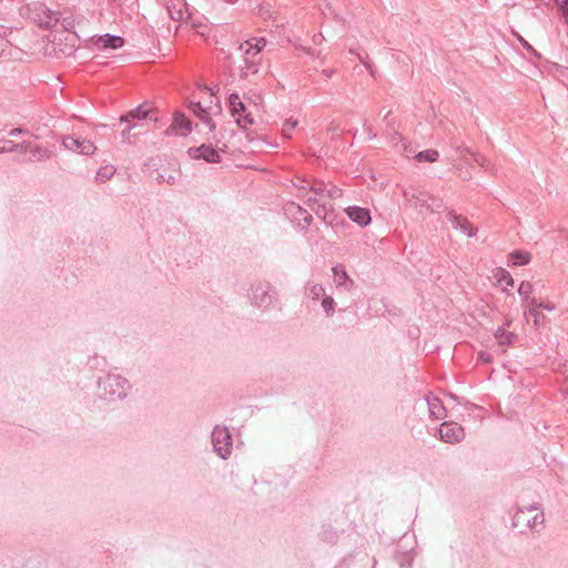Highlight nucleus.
<instances>
[{
	"label": "nucleus",
	"instance_id": "1",
	"mask_svg": "<svg viewBox=\"0 0 568 568\" xmlns=\"http://www.w3.org/2000/svg\"><path fill=\"white\" fill-rule=\"evenodd\" d=\"M100 396L106 400H119L126 397L131 387L129 381L119 374H108L98 381Z\"/></svg>",
	"mask_w": 568,
	"mask_h": 568
},
{
	"label": "nucleus",
	"instance_id": "2",
	"mask_svg": "<svg viewBox=\"0 0 568 568\" xmlns=\"http://www.w3.org/2000/svg\"><path fill=\"white\" fill-rule=\"evenodd\" d=\"M248 297L253 306L267 311L277 300V291L267 282H255L251 285Z\"/></svg>",
	"mask_w": 568,
	"mask_h": 568
},
{
	"label": "nucleus",
	"instance_id": "3",
	"mask_svg": "<svg viewBox=\"0 0 568 568\" xmlns=\"http://www.w3.org/2000/svg\"><path fill=\"white\" fill-rule=\"evenodd\" d=\"M239 50L242 52V64H240V78L247 79L251 75H255L258 72L262 57L252 50L244 42L240 44Z\"/></svg>",
	"mask_w": 568,
	"mask_h": 568
},
{
	"label": "nucleus",
	"instance_id": "4",
	"mask_svg": "<svg viewBox=\"0 0 568 568\" xmlns=\"http://www.w3.org/2000/svg\"><path fill=\"white\" fill-rule=\"evenodd\" d=\"M405 200L413 206L414 209L423 212L424 210L429 212H435L439 210L443 205L436 199L426 195L422 191L409 189L403 192Z\"/></svg>",
	"mask_w": 568,
	"mask_h": 568
},
{
	"label": "nucleus",
	"instance_id": "5",
	"mask_svg": "<svg viewBox=\"0 0 568 568\" xmlns=\"http://www.w3.org/2000/svg\"><path fill=\"white\" fill-rule=\"evenodd\" d=\"M212 445L215 453L223 459H226L232 452V436L224 426H215L211 434Z\"/></svg>",
	"mask_w": 568,
	"mask_h": 568
},
{
	"label": "nucleus",
	"instance_id": "6",
	"mask_svg": "<svg viewBox=\"0 0 568 568\" xmlns=\"http://www.w3.org/2000/svg\"><path fill=\"white\" fill-rule=\"evenodd\" d=\"M30 16L40 28L50 30L55 27L59 18L55 12L50 10L43 3H34L30 9Z\"/></svg>",
	"mask_w": 568,
	"mask_h": 568
},
{
	"label": "nucleus",
	"instance_id": "7",
	"mask_svg": "<svg viewBox=\"0 0 568 568\" xmlns=\"http://www.w3.org/2000/svg\"><path fill=\"white\" fill-rule=\"evenodd\" d=\"M156 110L152 108L150 102H143L136 108L130 110L125 114L120 116L121 123H132V121L138 120H153L158 121V116H155Z\"/></svg>",
	"mask_w": 568,
	"mask_h": 568
},
{
	"label": "nucleus",
	"instance_id": "8",
	"mask_svg": "<svg viewBox=\"0 0 568 568\" xmlns=\"http://www.w3.org/2000/svg\"><path fill=\"white\" fill-rule=\"evenodd\" d=\"M537 510L535 506H529L527 509L518 508L517 511L514 514L513 517V525L515 527H519L521 525H525L529 528H536L538 525H541L544 523V513L539 511L536 513L531 518L528 517V511Z\"/></svg>",
	"mask_w": 568,
	"mask_h": 568
},
{
	"label": "nucleus",
	"instance_id": "9",
	"mask_svg": "<svg viewBox=\"0 0 568 568\" xmlns=\"http://www.w3.org/2000/svg\"><path fill=\"white\" fill-rule=\"evenodd\" d=\"M187 154L193 160H203L207 163H220L221 154L211 143H203L200 146H193L187 150Z\"/></svg>",
	"mask_w": 568,
	"mask_h": 568
},
{
	"label": "nucleus",
	"instance_id": "10",
	"mask_svg": "<svg viewBox=\"0 0 568 568\" xmlns=\"http://www.w3.org/2000/svg\"><path fill=\"white\" fill-rule=\"evenodd\" d=\"M61 143L65 150L82 155H91L97 150L95 145L90 140H81L71 135L63 136Z\"/></svg>",
	"mask_w": 568,
	"mask_h": 568
},
{
	"label": "nucleus",
	"instance_id": "11",
	"mask_svg": "<svg viewBox=\"0 0 568 568\" xmlns=\"http://www.w3.org/2000/svg\"><path fill=\"white\" fill-rule=\"evenodd\" d=\"M440 439L448 444L459 443L465 437L463 426L453 422H444L439 427Z\"/></svg>",
	"mask_w": 568,
	"mask_h": 568
},
{
	"label": "nucleus",
	"instance_id": "12",
	"mask_svg": "<svg viewBox=\"0 0 568 568\" xmlns=\"http://www.w3.org/2000/svg\"><path fill=\"white\" fill-rule=\"evenodd\" d=\"M285 212L290 215L294 221L297 222L298 227L302 231H307L308 226L313 221V216L301 205L292 202L288 203L285 207Z\"/></svg>",
	"mask_w": 568,
	"mask_h": 568
},
{
	"label": "nucleus",
	"instance_id": "13",
	"mask_svg": "<svg viewBox=\"0 0 568 568\" xmlns=\"http://www.w3.org/2000/svg\"><path fill=\"white\" fill-rule=\"evenodd\" d=\"M192 132V122L182 112H178L173 116L171 125L165 130V135L178 134L187 136Z\"/></svg>",
	"mask_w": 568,
	"mask_h": 568
},
{
	"label": "nucleus",
	"instance_id": "14",
	"mask_svg": "<svg viewBox=\"0 0 568 568\" xmlns=\"http://www.w3.org/2000/svg\"><path fill=\"white\" fill-rule=\"evenodd\" d=\"M449 222L453 227L466 234L468 237H473L477 233V229L473 227L468 222L467 217L455 213L454 211H449L447 214Z\"/></svg>",
	"mask_w": 568,
	"mask_h": 568
},
{
	"label": "nucleus",
	"instance_id": "15",
	"mask_svg": "<svg viewBox=\"0 0 568 568\" xmlns=\"http://www.w3.org/2000/svg\"><path fill=\"white\" fill-rule=\"evenodd\" d=\"M345 212L353 222L362 227L367 226L372 221L371 213L367 209L354 205L348 206Z\"/></svg>",
	"mask_w": 568,
	"mask_h": 568
},
{
	"label": "nucleus",
	"instance_id": "16",
	"mask_svg": "<svg viewBox=\"0 0 568 568\" xmlns=\"http://www.w3.org/2000/svg\"><path fill=\"white\" fill-rule=\"evenodd\" d=\"M95 43L100 49L115 50V49L122 48L124 45V39L120 36L105 33V34L100 36Z\"/></svg>",
	"mask_w": 568,
	"mask_h": 568
},
{
	"label": "nucleus",
	"instance_id": "17",
	"mask_svg": "<svg viewBox=\"0 0 568 568\" xmlns=\"http://www.w3.org/2000/svg\"><path fill=\"white\" fill-rule=\"evenodd\" d=\"M189 108L197 118H200L211 132L215 130V122L209 115L206 109L201 104V102H191Z\"/></svg>",
	"mask_w": 568,
	"mask_h": 568
},
{
	"label": "nucleus",
	"instance_id": "18",
	"mask_svg": "<svg viewBox=\"0 0 568 568\" xmlns=\"http://www.w3.org/2000/svg\"><path fill=\"white\" fill-rule=\"evenodd\" d=\"M494 337L501 347L514 346L518 339L517 334L506 331L505 327H498L494 333Z\"/></svg>",
	"mask_w": 568,
	"mask_h": 568
},
{
	"label": "nucleus",
	"instance_id": "19",
	"mask_svg": "<svg viewBox=\"0 0 568 568\" xmlns=\"http://www.w3.org/2000/svg\"><path fill=\"white\" fill-rule=\"evenodd\" d=\"M425 400L428 406L429 416L434 419H442L445 413L442 400L437 397L426 398Z\"/></svg>",
	"mask_w": 568,
	"mask_h": 568
},
{
	"label": "nucleus",
	"instance_id": "20",
	"mask_svg": "<svg viewBox=\"0 0 568 568\" xmlns=\"http://www.w3.org/2000/svg\"><path fill=\"white\" fill-rule=\"evenodd\" d=\"M31 153V160L32 161H44L52 158L53 153L47 148H43L41 145H32L30 143V148L28 150Z\"/></svg>",
	"mask_w": 568,
	"mask_h": 568
},
{
	"label": "nucleus",
	"instance_id": "21",
	"mask_svg": "<svg viewBox=\"0 0 568 568\" xmlns=\"http://www.w3.org/2000/svg\"><path fill=\"white\" fill-rule=\"evenodd\" d=\"M531 254L527 251L515 250L509 254V261L514 266H523L530 262Z\"/></svg>",
	"mask_w": 568,
	"mask_h": 568
},
{
	"label": "nucleus",
	"instance_id": "22",
	"mask_svg": "<svg viewBox=\"0 0 568 568\" xmlns=\"http://www.w3.org/2000/svg\"><path fill=\"white\" fill-rule=\"evenodd\" d=\"M4 142V146H3V150L4 152H16V151H19V150H23V151H27L28 148H30V142L29 141H23L21 143H16L11 140H2Z\"/></svg>",
	"mask_w": 568,
	"mask_h": 568
},
{
	"label": "nucleus",
	"instance_id": "23",
	"mask_svg": "<svg viewBox=\"0 0 568 568\" xmlns=\"http://www.w3.org/2000/svg\"><path fill=\"white\" fill-rule=\"evenodd\" d=\"M334 272V280L337 286H343L347 283V281L351 282L345 268L342 265H337L333 268Z\"/></svg>",
	"mask_w": 568,
	"mask_h": 568
},
{
	"label": "nucleus",
	"instance_id": "24",
	"mask_svg": "<svg viewBox=\"0 0 568 568\" xmlns=\"http://www.w3.org/2000/svg\"><path fill=\"white\" fill-rule=\"evenodd\" d=\"M244 43L252 50L256 51V53L261 54V51L266 47L267 41L265 38L258 37L246 40Z\"/></svg>",
	"mask_w": 568,
	"mask_h": 568
},
{
	"label": "nucleus",
	"instance_id": "25",
	"mask_svg": "<svg viewBox=\"0 0 568 568\" xmlns=\"http://www.w3.org/2000/svg\"><path fill=\"white\" fill-rule=\"evenodd\" d=\"M326 186L323 181L308 182L307 191H312L316 196L323 197L326 194Z\"/></svg>",
	"mask_w": 568,
	"mask_h": 568
},
{
	"label": "nucleus",
	"instance_id": "26",
	"mask_svg": "<svg viewBox=\"0 0 568 568\" xmlns=\"http://www.w3.org/2000/svg\"><path fill=\"white\" fill-rule=\"evenodd\" d=\"M438 152L436 150L429 149L425 151H420L415 155L416 160L418 161H426V162H435L438 159Z\"/></svg>",
	"mask_w": 568,
	"mask_h": 568
},
{
	"label": "nucleus",
	"instance_id": "27",
	"mask_svg": "<svg viewBox=\"0 0 568 568\" xmlns=\"http://www.w3.org/2000/svg\"><path fill=\"white\" fill-rule=\"evenodd\" d=\"M115 173V168L112 165L101 166L97 173V179H100L101 182L109 180Z\"/></svg>",
	"mask_w": 568,
	"mask_h": 568
},
{
	"label": "nucleus",
	"instance_id": "28",
	"mask_svg": "<svg viewBox=\"0 0 568 568\" xmlns=\"http://www.w3.org/2000/svg\"><path fill=\"white\" fill-rule=\"evenodd\" d=\"M534 286L530 282H521L518 287V294L521 296L523 301L526 302L529 300V295L532 293Z\"/></svg>",
	"mask_w": 568,
	"mask_h": 568
},
{
	"label": "nucleus",
	"instance_id": "29",
	"mask_svg": "<svg viewBox=\"0 0 568 568\" xmlns=\"http://www.w3.org/2000/svg\"><path fill=\"white\" fill-rule=\"evenodd\" d=\"M498 284L503 286V290L506 291L508 287L514 286V278L507 271H503L500 277L498 278Z\"/></svg>",
	"mask_w": 568,
	"mask_h": 568
},
{
	"label": "nucleus",
	"instance_id": "30",
	"mask_svg": "<svg viewBox=\"0 0 568 568\" xmlns=\"http://www.w3.org/2000/svg\"><path fill=\"white\" fill-rule=\"evenodd\" d=\"M564 23L568 27V0H555Z\"/></svg>",
	"mask_w": 568,
	"mask_h": 568
},
{
	"label": "nucleus",
	"instance_id": "31",
	"mask_svg": "<svg viewBox=\"0 0 568 568\" xmlns=\"http://www.w3.org/2000/svg\"><path fill=\"white\" fill-rule=\"evenodd\" d=\"M169 16L174 21H182L185 18L186 11L183 9H176L175 7L168 6Z\"/></svg>",
	"mask_w": 568,
	"mask_h": 568
},
{
	"label": "nucleus",
	"instance_id": "32",
	"mask_svg": "<svg viewBox=\"0 0 568 568\" xmlns=\"http://www.w3.org/2000/svg\"><path fill=\"white\" fill-rule=\"evenodd\" d=\"M528 315L532 317L535 326H540L545 323L546 316L539 310L529 308Z\"/></svg>",
	"mask_w": 568,
	"mask_h": 568
},
{
	"label": "nucleus",
	"instance_id": "33",
	"mask_svg": "<svg viewBox=\"0 0 568 568\" xmlns=\"http://www.w3.org/2000/svg\"><path fill=\"white\" fill-rule=\"evenodd\" d=\"M308 291L313 300H318L320 297L325 296V290L321 284H312L308 287Z\"/></svg>",
	"mask_w": 568,
	"mask_h": 568
},
{
	"label": "nucleus",
	"instance_id": "34",
	"mask_svg": "<svg viewBox=\"0 0 568 568\" xmlns=\"http://www.w3.org/2000/svg\"><path fill=\"white\" fill-rule=\"evenodd\" d=\"M296 125H297V120H293V119H288V120H286V121L283 123V126H282V134H283L285 138H290V136H291L292 131L296 128Z\"/></svg>",
	"mask_w": 568,
	"mask_h": 568
},
{
	"label": "nucleus",
	"instance_id": "35",
	"mask_svg": "<svg viewBox=\"0 0 568 568\" xmlns=\"http://www.w3.org/2000/svg\"><path fill=\"white\" fill-rule=\"evenodd\" d=\"M322 306L326 312L327 316H331L334 313L335 301L331 296H324L322 300Z\"/></svg>",
	"mask_w": 568,
	"mask_h": 568
},
{
	"label": "nucleus",
	"instance_id": "36",
	"mask_svg": "<svg viewBox=\"0 0 568 568\" xmlns=\"http://www.w3.org/2000/svg\"><path fill=\"white\" fill-rule=\"evenodd\" d=\"M240 102H242V101H241L239 94L232 93L229 97V106H230V111L233 116H236V106L240 105Z\"/></svg>",
	"mask_w": 568,
	"mask_h": 568
},
{
	"label": "nucleus",
	"instance_id": "37",
	"mask_svg": "<svg viewBox=\"0 0 568 568\" xmlns=\"http://www.w3.org/2000/svg\"><path fill=\"white\" fill-rule=\"evenodd\" d=\"M342 194H343V191L339 187H337L336 185H333V184H329V185L327 184L325 196H328L331 199H338L342 196Z\"/></svg>",
	"mask_w": 568,
	"mask_h": 568
},
{
	"label": "nucleus",
	"instance_id": "38",
	"mask_svg": "<svg viewBox=\"0 0 568 568\" xmlns=\"http://www.w3.org/2000/svg\"><path fill=\"white\" fill-rule=\"evenodd\" d=\"M236 123L246 129L248 125H252L254 123L253 116L251 113H244L242 118L236 119Z\"/></svg>",
	"mask_w": 568,
	"mask_h": 568
},
{
	"label": "nucleus",
	"instance_id": "39",
	"mask_svg": "<svg viewBox=\"0 0 568 568\" xmlns=\"http://www.w3.org/2000/svg\"><path fill=\"white\" fill-rule=\"evenodd\" d=\"M178 180H179V178L173 174H169V175L159 174V176H158L159 182H165L171 185H174L178 182Z\"/></svg>",
	"mask_w": 568,
	"mask_h": 568
},
{
	"label": "nucleus",
	"instance_id": "40",
	"mask_svg": "<svg viewBox=\"0 0 568 568\" xmlns=\"http://www.w3.org/2000/svg\"><path fill=\"white\" fill-rule=\"evenodd\" d=\"M473 158L474 161L483 168H488L490 164L489 160L479 153H474Z\"/></svg>",
	"mask_w": 568,
	"mask_h": 568
},
{
	"label": "nucleus",
	"instance_id": "41",
	"mask_svg": "<svg viewBox=\"0 0 568 568\" xmlns=\"http://www.w3.org/2000/svg\"><path fill=\"white\" fill-rule=\"evenodd\" d=\"M314 212L318 217L326 220L328 209L325 204H317V206L314 209Z\"/></svg>",
	"mask_w": 568,
	"mask_h": 568
},
{
	"label": "nucleus",
	"instance_id": "42",
	"mask_svg": "<svg viewBox=\"0 0 568 568\" xmlns=\"http://www.w3.org/2000/svg\"><path fill=\"white\" fill-rule=\"evenodd\" d=\"M478 361L484 364H488L493 361V355L488 352L481 351L478 353Z\"/></svg>",
	"mask_w": 568,
	"mask_h": 568
},
{
	"label": "nucleus",
	"instance_id": "43",
	"mask_svg": "<svg viewBox=\"0 0 568 568\" xmlns=\"http://www.w3.org/2000/svg\"><path fill=\"white\" fill-rule=\"evenodd\" d=\"M135 125L134 123H128L126 128L122 131L123 141H130V132Z\"/></svg>",
	"mask_w": 568,
	"mask_h": 568
},
{
	"label": "nucleus",
	"instance_id": "44",
	"mask_svg": "<svg viewBox=\"0 0 568 568\" xmlns=\"http://www.w3.org/2000/svg\"><path fill=\"white\" fill-rule=\"evenodd\" d=\"M294 185L298 189H302V190H306L307 191V186H308V181H306L305 179L303 178H296V182H294Z\"/></svg>",
	"mask_w": 568,
	"mask_h": 568
},
{
	"label": "nucleus",
	"instance_id": "45",
	"mask_svg": "<svg viewBox=\"0 0 568 568\" xmlns=\"http://www.w3.org/2000/svg\"><path fill=\"white\" fill-rule=\"evenodd\" d=\"M530 308L540 310L541 302H539L536 297L529 298L526 301Z\"/></svg>",
	"mask_w": 568,
	"mask_h": 568
},
{
	"label": "nucleus",
	"instance_id": "46",
	"mask_svg": "<svg viewBox=\"0 0 568 568\" xmlns=\"http://www.w3.org/2000/svg\"><path fill=\"white\" fill-rule=\"evenodd\" d=\"M26 133H28V131L26 129H22V128H14V129L9 131V135L10 136H17L19 134H26Z\"/></svg>",
	"mask_w": 568,
	"mask_h": 568
},
{
	"label": "nucleus",
	"instance_id": "47",
	"mask_svg": "<svg viewBox=\"0 0 568 568\" xmlns=\"http://www.w3.org/2000/svg\"><path fill=\"white\" fill-rule=\"evenodd\" d=\"M540 310H546V311L551 312L555 310V304L541 302Z\"/></svg>",
	"mask_w": 568,
	"mask_h": 568
},
{
	"label": "nucleus",
	"instance_id": "48",
	"mask_svg": "<svg viewBox=\"0 0 568 568\" xmlns=\"http://www.w3.org/2000/svg\"><path fill=\"white\" fill-rule=\"evenodd\" d=\"M242 113H246V106L243 102H240V105L236 106V115H241Z\"/></svg>",
	"mask_w": 568,
	"mask_h": 568
},
{
	"label": "nucleus",
	"instance_id": "49",
	"mask_svg": "<svg viewBox=\"0 0 568 568\" xmlns=\"http://www.w3.org/2000/svg\"><path fill=\"white\" fill-rule=\"evenodd\" d=\"M458 151L462 152V153H468V154H471V155L474 154V152H471L470 149L467 148V146H460V148H458Z\"/></svg>",
	"mask_w": 568,
	"mask_h": 568
},
{
	"label": "nucleus",
	"instance_id": "50",
	"mask_svg": "<svg viewBox=\"0 0 568 568\" xmlns=\"http://www.w3.org/2000/svg\"><path fill=\"white\" fill-rule=\"evenodd\" d=\"M315 203H317V199L316 197H308L306 200V204L310 205V206L315 204Z\"/></svg>",
	"mask_w": 568,
	"mask_h": 568
},
{
	"label": "nucleus",
	"instance_id": "51",
	"mask_svg": "<svg viewBox=\"0 0 568 568\" xmlns=\"http://www.w3.org/2000/svg\"><path fill=\"white\" fill-rule=\"evenodd\" d=\"M519 40L525 48H527L528 50H532V47L526 40H524L523 38H520Z\"/></svg>",
	"mask_w": 568,
	"mask_h": 568
},
{
	"label": "nucleus",
	"instance_id": "52",
	"mask_svg": "<svg viewBox=\"0 0 568 568\" xmlns=\"http://www.w3.org/2000/svg\"><path fill=\"white\" fill-rule=\"evenodd\" d=\"M333 73H334V71H333V70H327V69L323 70V74H324L325 77H327V78L332 77V74H333Z\"/></svg>",
	"mask_w": 568,
	"mask_h": 568
},
{
	"label": "nucleus",
	"instance_id": "53",
	"mask_svg": "<svg viewBox=\"0 0 568 568\" xmlns=\"http://www.w3.org/2000/svg\"><path fill=\"white\" fill-rule=\"evenodd\" d=\"M226 3L234 4L237 0H224Z\"/></svg>",
	"mask_w": 568,
	"mask_h": 568
},
{
	"label": "nucleus",
	"instance_id": "54",
	"mask_svg": "<svg viewBox=\"0 0 568 568\" xmlns=\"http://www.w3.org/2000/svg\"><path fill=\"white\" fill-rule=\"evenodd\" d=\"M358 59H359V61H361L362 63H364L365 65H367V64H366V62H365V60H364V58H363L361 54H358Z\"/></svg>",
	"mask_w": 568,
	"mask_h": 568
},
{
	"label": "nucleus",
	"instance_id": "55",
	"mask_svg": "<svg viewBox=\"0 0 568 568\" xmlns=\"http://www.w3.org/2000/svg\"><path fill=\"white\" fill-rule=\"evenodd\" d=\"M318 37H322V34L320 33V34H318ZM313 41L317 43V41H320V38H317V36H315V37L313 38Z\"/></svg>",
	"mask_w": 568,
	"mask_h": 568
},
{
	"label": "nucleus",
	"instance_id": "56",
	"mask_svg": "<svg viewBox=\"0 0 568 568\" xmlns=\"http://www.w3.org/2000/svg\"><path fill=\"white\" fill-rule=\"evenodd\" d=\"M318 37H322V34L320 33V34H318ZM313 41L317 43V41H320V38H317V36H315V37L313 38Z\"/></svg>",
	"mask_w": 568,
	"mask_h": 568
},
{
	"label": "nucleus",
	"instance_id": "57",
	"mask_svg": "<svg viewBox=\"0 0 568 568\" xmlns=\"http://www.w3.org/2000/svg\"><path fill=\"white\" fill-rule=\"evenodd\" d=\"M397 138H398V132H395V133H394V136H393V139H392V141H396V140H397Z\"/></svg>",
	"mask_w": 568,
	"mask_h": 568
},
{
	"label": "nucleus",
	"instance_id": "58",
	"mask_svg": "<svg viewBox=\"0 0 568 568\" xmlns=\"http://www.w3.org/2000/svg\"><path fill=\"white\" fill-rule=\"evenodd\" d=\"M510 323H511L510 321H507V322L505 323V326H509V325H510Z\"/></svg>",
	"mask_w": 568,
	"mask_h": 568
},
{
	"label": "nucleus",
	"instance_id": "59",
	"mask_svg": "<svg viewBox=\"0 0 568 568\" xmlns=\"http://www.w3.org/2000/svg\"><path fill=\"white\" fill-rule=\"evenodd\" d=\"M1 153H4V150H3V148H0V154H1Z\"/></svg>",
	"mask_w": 568,
	"mask_h": 568
}]
</instances>
